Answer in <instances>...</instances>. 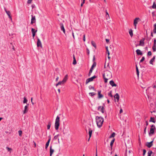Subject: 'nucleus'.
<instances>
[{"mask_svg": "<svg viewBox=\"0 0 156 156\" xmlns=\"http://www.w3.org/2000/svg\"><path fill=\"white\" fill-rule=\"evenodd\" d=\"M95 119L98 127L100 128L102 126L103 123V118L101 116H97L96 117Z\"/></svg>", "mask_w": 156, "mask_h": 156, "instance_id": "obj_1", "label": "nucleus"}, {"mask_svg": "<svg viewBox=\"0 0 156 156\" xmlns=\"http://www.w3.org/2000/svg\"><path fill=\"white\" fill-rule=\"evenodd\" d=\"M60 117L58 116H57L55 120V127L56 130H58L59 128L60 125Z\"/></svg>", "mask_w": 156, "mask_h": 156, "instance_id": "obj_2", "label": "nucleus"}, {"mask_svg": "<svg viewBox=\"0 0 156 156\" xmlns=\"http://www.w3.org/2000/svg\"><path fill=\"white\" fill-rule=\"evenodd\" d=\"M97 77V76L94 75L93 76L89 78L88 79H87L86 81V84H87L88 83H89L90 82H91L93 81L94 80V79H95V78H96Z\"/></svg>", "mask_w": 156, "mask_h": 156, "instance_id": "obj_3", "label": "nucleus"}, {"mask_svg": "<svg viewBox=\"0 0 156 156\" xmlns=\"http://www.w3.org/2000/svg\"><path fill=\"white\" fill-rule=\"evenodd\" d=\"M140 20V19L138 17L134 19V20L133 24L134 26V28L135 29H136V25L138 23V22Z\"/></svg>", "mask_w": 156, "mask_h": 156, "instance_id": "obj_4", "label": "nucleus"}, {"mask_svg": "<svg viewBox=\"0 0 156 156\" xmlns=\"http://www.w3.org/2000/svg\"><path fill=\"white\" fill-rule=\"evenodd\" d=\"M4 10H5V12H6V13H7V15L8 16L9 18L11 20H12V17L11 16V13H10V12L9 11H7L6 10V8L5 7L4 8Z\"/></svg>", "mask_w": 156, "mask_h": 156, "instance_id": "obj_5", "label": "nucleus"}, {"mask_svg": "<svg viewBox=\"0 0 156 156\" xmlns=\"http://www.w3.org/2000/svg\"><path fill=\"white\" fill-rule=\"evenodd\" d=\"M29 105V104H27V105H26L24 107V109L23 111V114H24L27 112L28 111V108Z\"/></svg>", "mask_w": 156, "mask_h": 156, "instance_id": "obj_6", "label": "nucleus"}, {"mask_svg": "<svg viewBox=\"0 0 156 156\" xmlns=\"http://www.w3.org/2000/svg\"><path fill=\"white\" fill-rule=\"evenodd\" d=\"M145 40V38H143L140 41V43L139 44V46H144V41Z\"/></svg>", "mask_w": 156, "mask_h": 156, "instance_id": "obj_7", "label": "nucleus"}, {"mask_svg": "<svg viewBox=\"0 0 156 156\" xmlns=\"http://www.w3.org/2000/svg\"><path fill=\"white\" fill-rule=\"evenodd\" d=\"M155 129V128H151L150 129V132L149 133V136H151V134H153L154 133V130Z\"/></svg>", "mask_w": 156, "mask_h": 156, "instance_id": "obj_8", "label": "nucleus"}, {"mask_svg": "<svg viewBox=\"0 0 156 156\" xmlns=\"http://www.w3.org/2000/svg\"><path fill=\"white\" fill-rule=\"evenodd\" d=\"M37 46L38 47H42V45L41 43V42L40 40L38 38L37 39Z\"/></svg>", "mask_w": 156, "mask_h": 156, "instance_id": "obj_9", "label": "nucleus"}, {"mask_svg": "<svg viewBox=\"0 0 156 156\" xmlns=\"http://www.w3.org/2000/svg\"><path fill=\"white\" fill-rule=\"evenodd\" d=\"M104 109L105 108L103 106L101 107V106H99L98 107V110L101 111L102 113L104 112Z\"/></svg>", "mask_w": 156, "mask_h": 156, "instance_id": "obj_10", "label": "nucleus"}, {"mask_svg": "<svg viewBox=\"0 0 156 156\" xmlns=\"http://www.w3.org/2000/svg\"><path fill=\"white\" fill-rule=\"evenodd\" d=\"M153 140L150 142H147L146 144V146L148 148L151 147L153 145Z\"/></svg>", "mask_w": 156, "mask_h": 156, "instance_id": "obj_11", "label": "nucleus"}, {"mask_svg": "<svg viewBox=\"0 0 156 156\" xmlns=\"http://www.w3.org/2000/svg\"><path fill=\"white\" fill-rule=\"evenodd\" d=\"M31 24H33L36 22L35 17V16H33V15H31Z\"/></svg>", "mask_w": 156, "mask_h": 156, "instance_id": "obj_12", "label": "nucleus"}, {"mask_svg": "<svg viewBox=\"0 0 156 156\" xmlns=\"http://www.w3.org/2000/svg\"><path fill=\"white\" fill-rule=\"evenodd\" d=\"M61 30L63 31V32L65 34V30L63 24L62 23H60V24Z\"/></svg>", "mask_w": 156, "mask_h": 156, "instance_id": "obj_13", "label": "nucleus"}, {"mask_svg": "<svg viewBox=\"0 0 156 156\" xmlns=\"http://www.w3.org/2000/svg\"><path fill=\"white\" fill-rule=\"evenodd\" d=\"M54 151V149L52 148V146L51 145H50V156H52V154H53V152Z\"/></svg>", "mask_w": 156, "mask_h": 156, "instance_id": "obj_14", "label": "nucleus"}, {"mask_svg": "<svg viewBox=\"0 0 156 156\" xmlns=\"http://www.w3.org/2000/svg\"><path fill=\"white\" fill-rule=\"evenodd\" d=\"M110 84L112 86V87H116L117 85L115 84L113 80H111L109 82Z\"/></svg>", "mask_w": 156, "mask_h": 156, "instance_id": "obj_15", "label": "nucleus"}, {"mask_svg": "<svg viewBox=\"0 0 156 156\" xmlns=\"http://www.w3.org/2000/svg\"><path fill=\"white\" fill-rule=\"evenodd\" d=\"M101 90H100L98 92V98H101L103 97V95L101 94Z\"/></svg>", "mask_w": 156, "mask_h": 156, "instance_id": "obj_16", "label": "nucleus"}, {"mask_svg": "<svg viewBox=\"0 0 156 156\" xmlns=\"http://www.w3.org/2000/svg\"><path fill=\"white\" fill-rule=\"evenodd\" d=\"M136 53L137 55H143L142 52L139 49H137L136 51Z\"/></svg>", "mask_w": 156, "mask_h": 156, "instance_id": "obj_17", "label": "nucleus"}, {"mask_svg": "<svg viewBox=\"0 0 156 156\" xmlns=\"http://www.w3.org/2000/svg\"><path fill=\"white\" fill-rule=\"evenodd\" d=\"M68 76L67 74L66 75L62 80V82H63L64 83H65L68 80Z\"/></svg>", "mask_w": 156, "mask_h": 156, "instance_id": "obj_18", "label": "nucleus"}, {"mask_svg": "<svg viewBox=\"0 0 156 156\" xmlns=\"http://www.w3.org/2000/svg\"><path fill=\"white\" fill-rule=\"evenodd\" d=\"M149 122H152L155 123L156 122V120L154 117H151L149 120Z\"/></svg>", "mask_w": 156, "mask_h": 156, "instance_id": "obj_19", "label": "nucleus"}, {"mask_svg": "<svg viewBox=\"0 0 156 156\" xmlns=\"http://www.w3.org/2000/svg\"><path fill=\"white\" fill-rule=\"evenodd\" d=\"M147 154V156H153L154 155V154L151 151H149L148 152Z\"/></svg>", "mask_w": 156, "mask_h": 156, "instance_id": "obj_20", "label": "nucleus"}, {"mask_svg": "<svg viewBox=\"0 0 156 156\" xmlns=\"http://www.w3.org/2000/svg\"><path fill=\"white\" fill-rule=\"evenodd\" d=\"M115 138H113L112 140V141H111V142H110V147H111V150L112 149L113 145V143H114V142L115 141Z\"/></svg>", "mask_w": 156, "mask_h": 156, "instance_id": "obj_21", "label": "nucleus"}, {"mask_svg": "<svg viewBox=\"0 0 156 156\" xmlns=\"http://www.w3.org/2000/svg\"><path fill=\"white\" fill-rule=\"evenodd\" d=\"M114 98L115 99H117L118 101L119 100V95L118 93H116V94L114 95Z\"/></svg>", "mask_w": 156, "mask_h": 156, "instance_id": "obj_22", "label": "nucleus"}, {"mask_svg": "<svg viewBox=\"0 0 156 156\" xmlns=\"http://www.w3.org/2000/svg\"><path fill=\"white\" fill-rule=\"evenodd\" d=\"M73 65H75L76 64V58L74 55H73Z\"/></svg>", "mask_w": 156, "mask_h": 156, "instance_id": "obj_23", "label": "nucleus"}, {"mask_svg": "<svg viewBox=\"0 0 156 156\" xmlns=\"http://www.w3.org/2000/svg\"><path fill=\"white\" fill-rule=\"evenodd\" d=\"M88 130L89 136H90V138L92 134V130L91 128H89Z\"/></svg>", "mask_w": 156, "mask_h": 156, "instance_id": "obj_24", "label": "nucleus"}, {"mask_svg": "<svg viewBox=\"0 0 156 156\" xmlns=\"http://www.w3.org/2000/svg\"><path fill=\"white\" fill-rule=\"evenodd\" d=\"M136 74L137 75V76L138 77L139 76V69H138V68L137 65H136Z\"/></svg>", "mask_w": 156, "mask_h": 156, "instance_id": "obj_25", "label": "nucleus"}, {"mask_svg": "<svg viewBox=\"0 0 156 156\" xmlns=\"http://www.w3.org/2000/svg\"><path fill=\"white\" fill-rule=\"evenodd\" d=\"M155 56H154L153 57V58L151 59V60H150V61L149 62L150 63V64L153 65V62L154 61V60L155 59Z\"/></svg>", "mask_w": 156, "mask_h": 156, "instance_id": "obj_26", "label": "nucleus"}, {"mask_svg": "<svg viewBox=\"0 0 156 156\" xmlns=\"http://www.w3.org/2000/svg\"><path fill=\"white\" fill-rule=\"evenodd\" d=\"M51 121H49L48 122V124L47 125V129H48H48H50L51 126Z\"/></svg>", "mask_w": 156, "mask_h": 156, "instance_id": "obj_27", "label": "nucleus"}, {"mask_svg": "<svg viewBox=\"0 0 156 156\" xmlns=\"http://www.w3.org/2000/svg\"><path fill=\"white\" fill-rule=\"evenodd\" d=\"M129 33L131 37H132L133 35V30L132 29H130L129 31Z\"/></svg>", "mask_w": 156, "mask_h": 156, "instance_id": "obj_28", "label": "nucleus"}, {"mask_svg": "<svg viewBox=\"0 0 156 156\" xmlns=\"http://www.w3.org/2000/svg\"><path fill=\"white\" fill-rule=\"evenodd\" d=\"M115 133L114 132H113L109 136V138H112V137H115Z\"/></svg>", "mask_w": 156, "mask_h": 156, "instance_id": "obj_29", "label": "nucleus"}, {"mask_svg": "<svg viewBox=\"0 0 156 156\" xmlns=\"http://www.w3.org/2000/svg\"><path fill=\"white\" fill-rule=\"evenodd\" d=\"M91 44L92 46H93L95 48H96V43L94 41H92L91 42Z\"/></svg>", "mask_w": 156, "mask_h": 156, "instance_id": "obj_30", "label": "nucleus"}, {"mask_svg": "<svg viewBox=\"0 0 156 156\" xmlns=\"http://www.w3.org/2000/svg\"><path fill=\"white\" fill-rule=\"evenodd\" d=\"M27 99L26 97H24L23 98V104L26 103H27Z\"/></svg>", "mask_w": 156, "mask_h": 156, "instance_id": "obj_31", "label": "nucleus"}, {"mask_svg": "<svg viewBox=\"0 0 156 156\" xmlns=\"http://www.w3.org/2000/svg\"><path fill=\"white\" fill-rule=\"evenodd\" d=\"M152 48L153 50V51L155 52L156 51V45H153Z\"/></svg>", "mask_w": 156, "mask_h": 156, "instance_id": "obj_32", "label": "nucleus"}, {"mask_svg": "<svg viewBox=\"0 0 156 156\" xmlns=\"http://www.w3.org/2000/svg\"><path fill=\"white\" fill-rule=\"evenodd\" d=\"M37 30H35V29L32 28L31 29V32L32 33H35L36 34V33L37 32Z\"/></svg>", "mask_w": 156, "mask_h": 156, "instance_id": "obj_33", "label": "nucleus"}, {"mask_svg": "<svg viewBox=\"0 0 156 156\" xmlns=\"http://www.w3.org/2000/svg\"><path fill=\"white\" fill-rule=\"evenodd\" d=\"M96 65V63L95 62H93V64L91 66V68H94V67H95Z\"/></svg>", "mask_w": 156, "mask_h": 156, "instance_id": "obj_34", "label": "nucleus"}, {"mask_svg": "<svg viewBox=\"0 0 156 156\" xmlns=\"http://www.w3.org/2000/svg\"><path fill=\"white\" fill-rule=\"evenodd\" d=\"M89 95L91 97H92L93 96H94V95L96 94V93H95L94 92H91L89 93Z\"/></svg>", "mask_w": 156, "mask_h": 156, "instance_id": "obj_35", "label": "nucleus"}, {"mask_svg": "<svg viewBox=\"0 0 156 156\" xmlns=\"http://www.w3.org/2000/svg\"><path fill=\"white\" fill-rule=\"evenodd\" d=\"M112 91H110L108 93V96L111 97V98H112L113 97V95H112Z\"/></svg>", "mask_w": 156, "mask_h": 156, "instance_id": "obj_36", "label": "nucleus"}, {"mask_svg": "<svg viewBox=\"0 0 156 156\" xmlns=\"http://www.w3.org/2000/svg\"><path fill=\"white\" fill-rule=\"evenodd\" d=\"M89 88L90 90H91V89H93L95 91L96 90L94 89V87H92L91 85H90L89 86Z\"/></svg>", "mask_w": 156, "mask_h": 156, "instance_id": "obj_37", "label": "nucleus"}, {"mask_svg": "<svg viewBox=\"0 0 156 156\" xmlns=\"http://www.w3.org/2000/svg\"><path fill=\"white\" fill-rule=\"evenodd\" d=\"M152 8L153 9H156V4H155V2L153 3V5L152 6Z\"/></svg>", "mask_w": 156, "mask_h": 156, "instance_id": "obj_38", "label": "nucleus"}, {"mask_svg": "<svg viewBox=\"0 0 156 156\" xmlns=\"http://www.w3.org/2000/svg\"><path fill=\"white\" fill-rule=\"evenodd\" d=\"M59 134H57V135L54 136L53 140H56L58 139V136H59Z\"/></svg>", "mask_w": 156, "mask_h": 156, "instance_id": "obj_39", "label": "nucleus"}, {"mask_svg": "<svg viewBox=\"0 0 156 156\" xmlns=\"http://www.w3.org/2000/svg\"><path fill=\"white\" fill-rule=\"evenodd\" d=\"M106 51L107 52L108 55H110V52L108 50V47L107 46L106 47Z\"/></svg>", "mask_w": 156, "mask_h": 156, "instance_id": "obj_40", "label": "nucleus"}, {"mask_svg": "<svg viewBox=\"0 0 156 156\" xmlns=\"http://www.w3.org/2000/svg\"><path fill=\"white\" fill-rule=\"evenodd\" d=\"M18 133L19 136H21L22 133V131L21 130H20L18 131Z\"/></svg>", "mask_w": 156, "mask_h": 156, "instance_id": "obj_41", "label": "nucleus"}, {"mask_svg": "<svg viewBox=\"0 0 156 156\" xmlns=\"http://www.w3.org/2000/svg\"><path fill=\"white\" fill-rule=\"evenodd\" d=\"M6 148L8 151H11L12 150L11 148H9L8 147H6Z\"/></svg>", "mask_w": 156, "mask_h": 156, "instance_id": "obj_42", "label": "nucleus"}, {"mask_svg": "<svg viewBox=\"0 0 156 156\" xmlns=\"http://www.w3.org/2000/svg\"><path fill=\"white\" fill-rule=\"evenodd\" d=\"M145 59V57L144 56L143 57H142L141 59L140 60V62H143L144 61V60Z\"/></svg>", "mask_w": 156, "mask_h": 156, "instance_id": "obj_43", "label": "nucleus"}, {"mask_svg": "<svg viewBox=\"0 0 156 156\" xmlns=\"http://www.w3.org/2000/svg\"><path fill=\"white\" fill-rule=\"evenodd\" d=\"M152 55V53L151 51H149L147 53V55L151 56Z\"/></svg>", "mask_w": 156, "mask_h": 156, "instance_id": "obj_44", "label": "nucleus"}, {"mask_svg": "<svg viewBox=\"0 0 156 156\" xmlns=\"http://www.w3.org/2000/svg\"><path fill=\"white\" fill-rule=\"evenodd\" d=\"M64 83L63 82H62V81H60L58 83V84H59V85H60L62 84H63Z\"/></svg>", "mask_w": 156, "mask_h": 156, "instance_id": "obj_45", "label": "nucleus"}, {"mask_svg": "<svg viewBox=\"0 0 156 156\" xmlns=\"http://www.w3.org/2000/svg\"><path fill=\"white\" fill-rule=\"evenodd\" d=\"M154 45H156V39L154 38Z\"/></svg>", "mask_w": 156, "mask_h": 156, "instance_id": "obj_46", "label": "nucleus"}, {"mask_svg": "<svg viewBox=\"0 0 156 156\" xmlns=\"http://www.w3.org/2000/svg\"><path fill=\"white\" fill-rule=\"evenodd\" d=\"M146 151L145 149H143V155L144 156L145 155V154H146Z\"/></svg>", "mask_w": 156, "mask_h": 156, "instance_id": "obj_47", "label": "nucleus"}, {"mask_svg": "<svg viewBox=\"0 0 156 156\" xmlns=\"http://www.w3.org/2000/svg\"><path fill=\"white\" fill-rule=\"evenodd\" d=\"M49 144H48V143H46V144H45V148L46 149H47L48 147V146H49Z\"/></svg>", "mask_w": 156, "mask_h": 156, "instance_id": "obj_48", "label": "nucleus"}, {"mask_svg": "<svg viewBox=\"0 0 156 156\" xmlns=\"http://www.w3.org/2000/svg\"><path fill=\"white\" fill-rule=\"evenodd\" d=\"M32 0H28L27 2V3L28 4H30Z\"/></svg>", "mask_w": 156, "mask_h": 156, "instance_id": "obj_49", "label": "nucleus"}, {"mask_svg": "<svg viewBox=\"0 0 156 156\" xmlns=\"http://www.w3.org/2000/svg\"><path fill=\"white\" fill-rule=\"evenodd\" d=\"M147 128V127L146 126H145V127L144 128V134L146 133Z\"/></svg>", "mask_w": 156, "mask_h": 156, "instance_id": "obj_50", "label": "nucleus"}, {"mask_svg": "<svg viewBox=\"0 0 156 156\" xmlns=\"http://www.w3.org/2000/svg\"><path fill=\"white\" fill-rule=\"evenodd\" d=\"M105 40H106V41L107 43L108 44L109 43V39H106Z\"/></svg>", "mask_w": 156, "mask_h": 156, "instance_id": "obj_51", "label": "nucleus"}, {"mask_svg": "<svg viewBox=\"0 0 156 156\" xmlns=\"http://www.w3.org/2000/svg\"><path fill=\"white\" fill-rule=\"evenodd\" d=\"M104 80H105V83H107L108 82V79L106 78H105Z\"/></svg>", "mask_w": 156, "mask_h": 156, "instance_id": "obj_52", "label": "nucleus"}, {"mask_svg": "<svg viewBox=\"0 0 156 156\" xmlns=\"http://www.w3.org/2000/svg\"><path fill=\"white\" fill-rule=\"evenodd\" d=\"M83 40L84 41H85V34L83 35Z\"/></svg>", "mask_w": 156, "mask_h": 156, "instance_id": "obj_53", "label": "nucleus"}, {"mask_svg": "<svg viewBox=\"0 0 156 156\" xmlns=\"http://www.w3.org/2000/svg\"><path fill=\"white\" fill-rule=\"evenodd\" d=\"M153 32L154 33H156V27H154V29L153 30Z\"/></svg>", "mask_w": 156, "mask_h": 156, "instance_id": "obj_54", "label": "nucleus"}, {"mask_svg": "<svg viewBox=\"0 0 156 156\" xmlns=\"http://www.w3.org/2000/svg\"><path fill=\"white\" fill-rule=\"evenodd\" d=\"M87 53L88 55L90 53V51L87 48Z\"/></svg>", "mask_w": 156, "mask_h": 156, "instance_id": "obj_55", "label": "nucleus"}, {"mask_svg": "<svg viewBox=\"0 0 156 156\" xmlns=\"http://www.w3.org/2000/svg\"><path fill=\"white\" fill-rule=\"evenodd\" d=\"M95 55H94L93 57V62H95L94 61L95 60Z\"/></svg>", "mask_w": 156, "mask_h": 156, "instance_id": "obj_56", "label": "nucleus"}, {"mask_svg": "<svg viewBox=\"0 0 156 156\" xmlns=\"http://www.w3.org/2000/svg\"><path fill=\"white\" fill-rule=\"evenodd\" d=\"M93 69H94L93 68H91L90 70L89 71H90V72H92Z\"/></svg>", "mask_w": 156, "mask_h": 156, "instance_id": "obj_57", "label": "nucleus"}, {"mask_svg": "<svg viewBox=\"0 0 156 156\" xmlns=\"http://www.w3.org/2000/svg\"><path fill=\"white\" fill-rule=\"evenodd\" d=\"M32 37L33 38H34L36 34L35 33H32Z\"/></svg>", "mask_w": 156, "mask_h": 156, "instance_id": "obj_58", "label": "nucleus"}, {"mask_svg": "<svg viewBox=\"0 0 156 156\" xmlns=\"http://www.w3.org/2000/svg\"><path fill=\"white\" fill-rule=\"evenodd\" d=\"M146 126L147 127V126L148 125V123L147 121H146Z\"/></svg>", "mask_w": 156, "mask_h": 156, "instance_id": "obj_59", "label": "nucleus"}, {"mask_svg": "<svg viewBox=\"0 0 156 156\" xmlns=\"http://www.w3.org/2000/svg\"><path fill=\"white\" fill-rule=\"evenodd\" d=\"M31 101L32 104L33 105H34V103H33V101H33V98H31Z\"/></svg>", "mask_w": 156, "mask_h": 156, "instance_id": "obj_60", "label": "nucleus"}, {"mask_svg": "<svg viewBox=\"0 0 156 156\" xmlns=\"http://www.w3.org/2000/svg\"><path fill=\"white\" fill-rule=\"evenodd\" d=\"M58 79H59V77H58L57 76V77H56V78L55 81H58Z\"/></svg>", "mask_w": 156, "mask_h": 156, "instance_id": "obj_61", "label": "nucleus"}, {"mask_svg": "<svg viewBox=\"0 0 156 156\" xmlns=\"http://www.w3.org/2000/svg\"><path fill=\"white\" fill-rule=\"evenodd\" d=\"M151 128H155L154 125H151Z\"/></svg>", "mask_w": 156, "mask_h": 156, "instance_id": "obj_62", "label": "nucleus"}, {"mask_svg": "<svg viewBox=\"0 0 156 156\" xmlns=\"http://www.w3.org/2000/svg\"><path fill=\"white\" fill-rule=\"evenodd\" d=\"M95 156H98L97 149H96Z\"/></svg>", "mask_w": 156, "mask_h": 156, "instance_id": "obj_63", "label": "nucleus"}, {"mask_svg": "<svg viewBox=\"0 0 156 156\" xmlns=\"http://www.w3.org/2000/svg\"><path fill=\"white\" fill-rule=\"evenodd\" d=\"M92 72H90V71H89V73H88V76H90L91 74V73H92Z\"/></svg>", "mask_w": 156, "mask_h": 156, "instance_id": "obj_64", "label": "nucleus"}]
</instances>
